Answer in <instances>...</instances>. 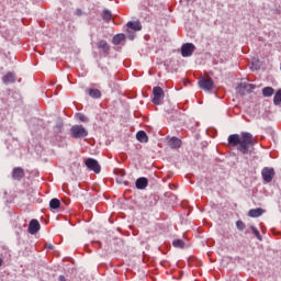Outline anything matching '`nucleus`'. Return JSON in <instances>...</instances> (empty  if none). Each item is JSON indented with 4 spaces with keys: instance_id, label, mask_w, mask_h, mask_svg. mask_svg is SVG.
<instances>
[{
    "instance_id": "1",
    "label": "nucleus",
    "mask_w": 281,
    "mask_h": 281,
    "mask_svg": "<svg viewBox=\"0 0 281 281\" xmlns=\"http://www.w3.org/2000/svg\"><path fill=\"white\" fill-rule=\"evenodd\" d=\"M228 144L229 146H233V148L237 147V150H239V153H243V155H249V146H255L256 138H254V135H251V133L241 132L240 135H229Z\"/></svg>"
},
{
    "instance_id": "2",
    "label": "nucleus",
    "mask_w": 281,
    "mask_h": 281,
    "mask_svg": "<svg viewBox=\"0 0 281 281\" xmlns=\"http://www.w3.org/2000/svg\"><path fill=\"white\" fill-rule=\"evenodd\" d=\"M70 135L71 137H74V139H80L82 137H87V135H89V132L82 125H74L70 128Z\"/></svg>"
},
{
    "instance_id": "3",
    "label": "nucleus",
    "mask_w": 281,
    "mask_h": 281,
    "mask_svg": "<svg viewBox=\"0 0 281 281\" xmlns=\"http://www.w3.org/2000/svg\"><path fill=\"white\" fill-rule=\"evenodd\" d=\"M97 48L99 49V54L103 56V58H106V56L111 54V45H109V42H106V40H100L97 43Z\"/></svg>"
},
{
    "instance_id": "4",
    "label": "nucleus",
    "mask_w": 281,
    "mask_h": 281,
    "mask_svg": "<svg viewBox=\"0 0 281 281\" xmlns=\"http://www.w3.org/2000/svg\"><path fill=\"white\" fill-rule=\"evenodd\" d=\"M261 176L265 183H271L273 181V178L276 177V170L271 167H265L261 170Z\"/></svg>"
},
{
    "instance_id": "5",
    "label": "nucleus",
    "mask_w": 281,
    "mask_h": 281,
    "mask_svg": "<svg viewBox=\"0 0 281 281\" xmlns=\"http://www.w3.org/2000/svg\"><path fill=\"white\" fill-rule=\"evenodd\" d=\"M196 46H194V44L186 43L181 46V56L183 58H190V56H192V54H194Z\"/></svg>"
},
{
    "instance_id": "6",
    "label": "nucleus",
    "mask_w": 281,
    "mask_h": 281,
    "mask_svg": "<svg viewBox=\"0 0 281 281\" xmlns=\"http://www.w3.org/2000/svg\"><path fill=\"white\" fill-rule=\"evenodd\" d=\"M153 95L154 98L151 102L154 104H161V102H164L165 94H164V89H161V87H154Z\"/></svg>"
},
{
    "instance_id": "7",
    "label": "nucleus",
    "mask_w": 281,
    "mask_h": 281,
    "mask_svg": "<svg viewBox=\"0 0 281 281\" xmlns=\"http://www.w3.org/2000/svg\"><path fill=\"white\" fill-rule=\"evenodd\" d=\"M88 170H92V172H95V175H100V171L102 170V167H100V162L93 158H88L85 161Z\"/></svg>"
},
{
    "instance_id": "8",
    "label": "nucleus",
    "mask_w": 281,
    "mask_h": 281,
    "mask_svg": "<svg viewBox=\"0 0 281 281\" xmlns=\"http://www.w3.org/2000/svg\"><path fill=\"white\" fill-rule=\"evenodd\" d=\"M199 87L203 91H212V89H214V80H212V78L203 77L199 80Z\"/></svg>"
},
{
    "instance_id": "9",
    "label": "nucleus",
    "mask_w": 281,
    "mask_h": 281,
    "mask_svg": "<svg viewBox=\"0 0 281 281\" xmlns=\"http://www.w3.org/2000/svg\"><path fill=\"white\" fill-rule=\"evenodd\" d=\"M38 232H41V223H38V220H31L29 224V233L38 234Z\"/></svg>"
},
{
    "instance_id": "10",
    "label": "nucleus",
    "mask_w": 281,
    "mask_h": 281,
    "mask_svg": "<svg viewBox=\"0 0 281 281\" xmlns=\"http://www.w3.org/2000/svg\"><path fill=\"white\" fill-rule=\"evenodd\" d=\"M12 177L15 181H21L25 177V171L21 167H15L12 171Z\"/></svg>"
},
{
    "instance_id": "11",
    "label": "nucleus",
    "mask_w": 281,
    "mask_h": 281,
    "mask_svg": "<svg viewBox=\"0 0 281 281\" xmlns=\"http://www.w3.org/2000/svg\"><path fill=\"white\" fill-rule=\"evenodd\" d=\"M137 190H146L148 188V178H138L135 182Z\"/></svg>"
},
{
    "instance_id": "12",
    "label": "nucleus",
    "mask_w": 281,
    "mask_h": 281,
    "mask_svg": "<svg viewBox=\"0 0 281 281\" xmlns=\"http://www.w3.org/2000/svg\"><path fill=\"white\" fill-rule=\"evenodd\" d=\"M240 89H244L246 91H254V89H256V85H254V83H241V85H239L237 87V91L241 95H245V91L241 92Z\"/></svg>"
},
{
    "instance_id": "13",
    "label": "nucleus",
    "mask_w": 281,
    "mask_h": 281,
    "mask_svg": "<svg viewBox=\"0 0 281 281\" xmlns=\"http://www.w3.org/2000/svg\"><path fill=\"white\" fill-rule=\"evenodd\" d=\"M127 33H131V30L133 32H140L142 30V23L139 22H127Z\"/></svg>"
},
{
    "instance_id": "14",
    "label": "nucleus",
    "mask_w": 281,
    "mask_h": 281,
    "mask_svg": "<svg viewBox=\"0 0 281 281\" xmlns=\"http://www.w3.org/2000/svg\"><path fill=\"white\" fill-rule=\"evenodd\" d=\"M2 81L4 82V85L16 82V75L14 72H8L5 76L2 77Z\"/></svg>"
},
{
    "instance_id": "15",
    "label": "nucleus",
    "mask_w": 281,
    "mask_h": 281,
    "mask_svg": "<svg viewBox=\"0 0 281 281\" xmlns=\"http://www.w3.org/2000/svg\"><path fill=\"white\" fill-rule=\"evenodd\" d=\"M263 214H265V210H262L261 207L251 209L248 212V216H250V218H258L259 216H262Z\"/></svg>"
},
{
    "instance_id": "16",
    "label": "nucleus",
    "mask_w": 281,
    "mask_h": 281,
    "mask_svg": "<svg viewBox=\"0 0 281 281\" xmlns=\"http://www.w3.org/2000/svg\"><path fill=\"white\" fill-rule=\"evenodd\" d=\"M136 139L140 142V144H147L148 142V135L144 131H139L136 134Z\"/></svg>"
},
{
    "instance_id": "17",
    "label": "nucleus",
    "mask_w": 281,
    "mask_h": 281,
    "mask_svg": "<svg viewBox=\"0 0 281 281\" xmlns=\"http://www.w3.org/2000/svg\"><path fill=\"white\" fill-rule=\"evenodd\" d=\"M170 148H181V139L177 137H171L168 142Z\"/></svg>"
},
{
    "instance_id": "18",
    "label": "nucleus",
    "mask_w": 281,
    "mask_h": 281,
    "mask_svg": "<svg viewBox=\"0 0 281 281\" xmlns=\"http://www.w3.org/2000/svg\"><path fill=\"white\" fill-rule=\"evenodd\" d=\"M122 41H126V35H124V33L116 34L112 38L113 45H120Z\"/></svg>"
},
{
    "instance_id": "19",
    "label": "nucleus",
    "mask_w": 281,
    "mask_h": 281,
    "mask_svg": "<svg viewBox=\"0 0 281 281\" xmlns=\"http://www.w3.org/2000/svg\"><path fill=\"white\" fill-rule=\"evenodd\" d=\"M273 93H276V90L271 87H265L262 89V95L263 98H271V95H273Z\"/></svg>"
},
{
    "instance_id": "20",
    "label": "nucleus",
    "mask_w": 281,
    "mask_h": 281,
    "mask_svg": "<svg viewBox=\"0 0 281 281\" xmlns=\"http://www.w3.org/2000/svg\"><path fill=\"white\" fill-rule=\"evenodd\" d=\"M88 93L90 98H94V99L102 98V92L99 89L91 88L88 90Z\"/></svg>"
},
{
    "instance_id": "21",
    "label": "nucleus",
    "mask_w": 281,
    "mask_h": 281,
    "mask_svg": "<svg viewBox=\"0 0 281 281\" xmlns=\"http://www.w3.org/2000/svg\"><path fill=\"white\" fill-rule=\"evenodd\" d=\"M50 210H58L60 207V200L54 198L49 202Z\"/></svg>"
},
{
    "instance_id": "22",
    "label": "nucleus",
    "mask_w": 281,
    "mask_h": 281,
    "mask_svg": "<svg viewBox=\"0 0 281 281\" xmlns=\"http://www.w3.org/2000/svg\"><path fill=\"white\" fill-rule=\"evenodd\" d=\"M102 19H103V21H105V23H109L113 19V15L111 14V11L103 10Z\"/></svg>"
},
{
    "instance_id": "23",
    "label": "nucleus",
    "mask_w": 281,
    "mask_h": 281,
    "mask_svg": "<svg viewBox=\"0 0 281 281\" xmlns=\"http://www.w3.org/2000/svg\"><path fill=\"white\" fill-rule=\"evenodd\" d=\"M173 247H176L177 249H183V247H186V241H183L182 239H175L172 241Z\"/></svg>"
},
{
    "instance_id": "24",
    "label": "nucleus",
    "mask_w": 281,
    "mask_h": 281,
    "mask_svg": "<svg viewBox=\"0 0 281 281\" xmlns=\"http://www.w3.org/2000/svg\"><path fill=\"white\" fill-rule=\"evenodd\" d=\"M250 229L258 240H262V235H260V231L256 226L251 225Z\"/></svg>"
},
{
    "instance_id": "25",
    "label": "nucleus",
    "mask_w": 281,
    "mask_h": 281,
    "mask_svg": "<svg viewBox=\"0 0 281 281\" xmlns=\"http://www.w3.org/2000/svg\"><path fill=\"white\" fill-rule=\"evenodd\" d=\"M273 103L278 106L281 103V89L277 91L273 98Z\"/></svg>"
},
{
    "instance_id": "26",
    "label": "nucleus",
    "mask_w": 281,
    "mask_h": 281,
    "mask_svg": "<svg viewBox=\"0 0 281 281\" xmlns=\"http://www.w3.org/2000/svg\"><path fill=\"white\" fill-rule=\"evenodd\" d=\"M76 119L79 120L80 122H89V117H87L85 114L82 113H77L76 114Z\"/></svg>"
},
{
    "instance_id": "27",
    "label": "nucleus",
    "mask_w": 281,
    "mask_h": 281,
    "mask_svg": "<svg viewBox=\"0 0 281 281\" xmlns=\"http://www.w3.org/2000/svg\"><path fill=\"white\" fill-rule=\"evenodd\" d=\"M236 227L239 229V232H243V229H245V223H243V221H237Z\"/></svg>"
},
{
    "instance_id": "28",
    "label": "nucleus",
    "mask_w": 281,
    "mask_h": 281,
    "mask_svg": "<svg viewBox=\"0 0 281 281\" xmlns=\"http://www.w3.org/2000/svg\"><path fill=\"white\" fill-rule=\"evenodd\" d=\"M127 37L130 38V41H135V33H131V31H130Z\"/></svg>"
},
{
    "instance_id": "29",
    "label": "nucleus",
    "mask_w": 281,
    "mask_h": 281,
    "mask_svg": "<svg viewBox=\"0 0 281 281\" xmlns=\"http://www.w3.org/2000/svg\"><path fill=\"white\" fill-rule=\"evenodd\" d=\"M59 281H67V279L65 278V276H59Z\"/></svg>"
},
{
    "instance_id": "30",
    "label": "nucleus",
    "mask_w": 281,
    "mask_h": 281,
    "mask_svg": "<svg viewBox=\"0 0 281 281\" xmlns=\"http://www.w3.org/2000/svg\"><path fill=\"white\" fill-rule=\"evenodd\" d=\"M3 266V259L0 257V267Z\"/></svg>"
},
{
    "instance_id": "31",
    "label": "nucleus",
    "mask_w": 281,
    "mask_h": 281,
    "mask_svg": "<svg viewBox=\"0 0 281 281\" xmlns=\"http://www.w3.org/2000/svg\"><path fill=\"white\" fill-rule=\"evenodd\" d=\"M78 14H80V10H77Z\"/></svg>"
},
{
    "instance_id": "32",
    "label": "nucleus",
    "mask_w": 281,
    "mask_h": 281,
    "mask_svg": "<svg viewBox=\"0 0 281 281\" xmlns=\"http://www.w3.org/2000/svg\"><path fill=\"white\" fill-rule=\"evenodd\" d=\"M78 14H80V10H77Z\"/></svg>"
}]
</instances>
